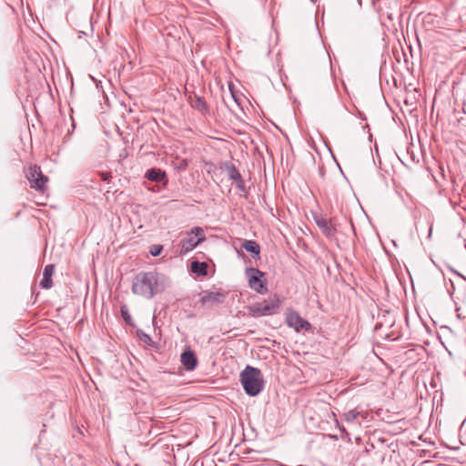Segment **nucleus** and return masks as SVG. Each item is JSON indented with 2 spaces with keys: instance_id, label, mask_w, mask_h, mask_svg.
<instances>
[{
  "instance_id": "f257e3e1",
  "label": "nucleus",
  "mask_w": 466,
  "mask_h": 466,
  "mask_svg": "<svg viewBox=\"0 0 466 466\" xmlns=\"http://www.w3.org/2000/svg\"><path fill=\"white\" fill-rule=\"evenodd\" d=\"M163 290L159 274L156 271L139 272L132 283V292L136 295L151 299Z\"/></svg>"
},
{
  "instance_id": "f03ea898",
  "label": "nucleus",
  "mask_w": 466,
  "mask_h": 466,
  "mask_svg": "<svg viewBox=\"0 0 466 466\" xmlns=\"http://www.w3.org/2000/svg\"><path fill=\"white\" fill-rule=\"evenodd\" d=\"M240 382L245 392L251 397L257 396L264 389V380L261 370L251 366H247L241 371Z\"/></svg>"
},
{
  "instance_id": "7ed1b4c3",
  "label": "nucleus",
  "mask_w": 466,
  "mask_h": 466,
  "mask_svg": "<svg viewBox=\"0 0 466 466\" xmlns=\"http://www.w3.org/2000/svg\"><path fill=\"white\" fill-rule=\"evenodd\" d=\"M185 237L180 239L181 256L187 255L192 251L198 244L206 240L204 230L200 227H194L189 231L185 232Z\"/></svg>"
},
{
  "instance_id": "20e7f679",
  "label": "nucleus",
  "mask_w": 466,
  "mask_h": 466,
  "mask_svg": "<svg viewBox=\"0 0 466 466\" xmlns=\"http://www.w3.org/2000/svg\"><path fill=\"white\" fill-rule=\"evenodd\" d=\"M246 275L248 278V285L252 289L259 294H266L268 292L263 272L251 267L246 269Z\"/></svg>"
},
{
  "instance_id": "39448f33",
  "label": "nucleus",
  "mask_w": 466,
  "mask_h": 466,
  "mask_svg": "<svg viewBox=\"0 0 466 466\" xmlns=\"http://www.w3.org/2000/svg\"><path fill=\"white\" fill-rule=\"evenodd\" d=\"M26 177L32 188L44 192L48 181V177L42 173L39 166L34 165L30 167L26 173Z\"/></svg>"
},
{
  "instance_id": "423d86ee",
  "label": "nucleus",
  "mask_w": 466,
  "mask_h": 466,
  "mask_svg": "<svg viewBox=\"0 0 466 466\" xmlns=\"http://www.w3.org/2000/svg\"><path fill=\"white\" fill-rule=\"evenodd\" d=\"M285 322L297 332L309 330L311 328V325L308 320L301 318L296 310L291 309H289L285 313Z\"/></svg>"
},
{
  "instance_id": "0eeeda50",
  "label": "nucleus",
  "mask_w": 466,
  "mask_h": 466,
  "mask_svg": "<svg viewBox=\"0 0 466 466\" xmlns=\"http://www.w3.org/2000/svg\"><path fill=\"white\" fill-rule=\"evenodd\" d=\"M279 309L278 303H255L248 307V314L253 318L275 314Z\"/></svg>"
},
{
  "instance_id": "6e6552de",
  "label": "nucleus",
  "mask_w": 466,
  "mask_h": 466,
  "mask_svg": "<svg viewBox=\"0 0 466 466\" xmlns=\"http://www.w3.org/2000/svg\"><path fill=\"white\" fill-rule=\"evenodd\" d=\"M225 169L228 172V178L230 180H233V181L236 182L237 188L240 192H243L245 194L244 195L245 198H247L248 190H247V187L245 186V182H244V180H243V178L241 177V174L237 169V167L234 166V164H232L230 162H226L225 163Z\"/></svg>"
},
{
  "instance_id": "1a4fd4ad",
  "label": "nucleus",
  "mask_w": 466,
  "mask_h": 466,
  "mask_svg": "<svg viewBox=\"0 0 466 466\" xmlns=\"http://www.w3.org/2000/svg\"><path fill=\"white\" fill-rule=\"evenodd\" d=\"M188 101L191 107L201 113L203 116L209 114V107L203 97L194 94L189 96Z\"/></svg>"
},
{
  "instance_id": "9d476101",
  "label": "nucleus",
  "mask_w": 466,
  "mask_h": 466,
  "mask_svg": "<svg viewBox=\"0 0 466 466\" xmlns=\"http://www.w3.org/2000/svg\"><path fill=\"white\" fill-rule=\"evenodd\" d=\"M314 220L326 237L331 238L335 236L336 228L331 225L329 220L319 216H316Z\"/></svg>"
},
{
  "instance_id": "9b49d317",
  "label": "nucleus",
  "mask_w": 466,
  "mask_h": 466,
  "mask_svg": "<svg viewBox=\"0 0 466 466\" xmlns=\"http://www.w3.org/2000/svg\"><path fill=\"white\" fill-rule=\"evenodd\" d=\"M225 296L219 291H207L201 297V303L208 305H218L223 303Z\"/></svg>"
},
{
  "instance_id": "f8f14e48",
  "label": "nucleus",
  "mask_w": 466,
  "mask_h": 466,
  "mask_svg": "<svg viewBox=\"0 0 466 466\" xmlns=\"http://www.w3.org/2000/svg\"><path fill=\"white\" fill-rule=\"evenodd\" d=\"M180 360L185 369L189 371L194 370L198 365L197 357L195 353L190 350H185L181 354Z\"/></svg>"
},
{
  "instance_id": "ddd939ff",
  "label": "nucleus",
  "mask_w": 466,
  "mask_h": 466,
  "mask_svg": "<svg viewBox=\"0 0 466 466\" xmlns=\"http://www.w3.org/2000/svg\"><path fill=\"white\" fill-rule=\"evenodd\" d=\"M55 271V265L48 264L45 267L43 272V279L40 282V287L45 289H49L53 287L52 276Z\"/></svg>"
},
{
  "instance_id": "4468645a",
  "label": "nucleus",
  "mask_w": 466,
  "mask_h": 466,
  "mask_svg": "<svg viewBox=\"0 0 466 466\" xmlns=\"http://www.w3.org/2000/svg\"><path fill=\"white\" fill-rule=\"evenodd\" d=\"M145 177L150 181L155 182H163L166 184L167 182L166 172L159 168H150L146 172Z\"/></svg>"
},
{
  "instance_id": "2eb2a0df",
  "label": "nucleus",
  "mask_w": 466,
  "mask_h": 466,
  "mask_svg": "<svg viewBox=\"0 0 466 466\" xmlns=\"http://www.w3.org/2000/svg\"><path fill=\"white\" fill-rule=\"evenodd\" d=\"M242 248L256 256H259L260 247L255 240H245L242 244Z\"/></svg>"
},
{
  "instance_id": "dca6fc26",
  "label": "nucleus",
  "mask_w": 466,
  "mask_h": 466,
  "mask_svg": "<svg viewBox=\"0 0 466 466\" xmlns=\"http://www.w3.org/2000/svg\"><path fill=\"white\" fill-rule=\"evenodd\" d=\"M208 265L205 262L193 261L191 263V271L198 274V276H203L207 274Z\"/></svg>"
},
{
  "instance_id": "f3484780",
  "label": "nucleus",
  "mask_w": 466,
  "mask_h": 466,
  "mask_svg": "<svg viewBox=\"0 0 466 466\" xmlns=\"http://www.w3.org/2000/svg\"><path fill=\"white\" fill-rule=\"evenodd\" d=\"M120 312H121V316H122L124 321L128 326L134 327L135 324H134V321H133V319H132L131 315L129 314V310H128V308H127V305H122L121 306Z\"/></svg>"
},
{
  "instance_id": "a211bd4d",
  "label": "nucleus",
  "mask_w": 466,
  "mask_h": 466,
  "mask_svg": "<svg viewBox=\"0 0 466 466\" xmlns=\"http://www.w3.org/2000/svg\"><path fill=\"white\" fill-rule=\"evenodd\" d=\"M137 336L146 345L154 346L155 342L153 341L151 337L148 334H147L146 332H144L142 329L137 330Z\"/></svg>"
},
{
  "instance_id": "6ab92c4d",
  "label": "nucleus",
  "mask_w": 466,
  "mask_h": 466,
  "mask_svg": "<svg viewBox=\"0 0 466 466\" xmlns=\"http://www.w3.org/2000/svg\"><path fill=\"white\" fill-rule=\"evenodd\" d=\"M360 415V412H359L358 410H348L347 412H345L343 414V418L346 421L348 422H352L354 421Z\"/></svg>"
},
{
  "instance_id": "aec40b11",
  "label": "nucleus",
  "mask_w": 466,
  "mask_h": 466,
  "mask_svg": "<svg viewBox=\"0 0 466 466\" xmlns=\"http://www.w3.org/2000/svg\"><path fill=\"white\" fill-rule=\"evenodd\" d=\"M162 250H163L162 245H152L149 248V253L152 257L159 256Z\"/></svg>"
},
{
  "instance_id": "412c9836",
  "label": "nucleus",
  "mask_w": 466,
  "mask_h": 466,
  "mask_svg": "<svg viewBox=\"0 0 466 466\" xmlns=\"http://www.w3.org/2000/svg\"><path fill=\"white\" fill-rule=\"evenodd\" d=\"M99 176L102 178V180L108 181L109 178L111 177V173H109V172H101L99 174Z\"/></svg>"
},
{
  "instance_id": "4be33fe9",
  "label": "nucleus",
  "mask_w": 466,
  "mask_h": 466,
  "mask_svg": "<svg viewBox=\"0 0 466 466\" xmlns=\"http://www.w3.org/2000/svg\"><path fill=\"white\" fill-rule=\"evenodd\" d=\"M187 166V164L185 162L184 164H181V167H183L184 168Z\"/></svg>"
},
{
  "instance_id": "5701e85b",
  "label": "nucleus",
  "mask_w": 466,
  "mask_h": 466,
  "mask_svg": "<svg viewBox=\"0 0 466 466\" xmlns=\"http://www.w3.org/2000/svg\"><path fill=\"white\" fill-rule=\"evenodd\" d=\"M187 166V164L185 162L184 164H181V167H183L184 168Z\"/></svg>"
}]
</instances>
